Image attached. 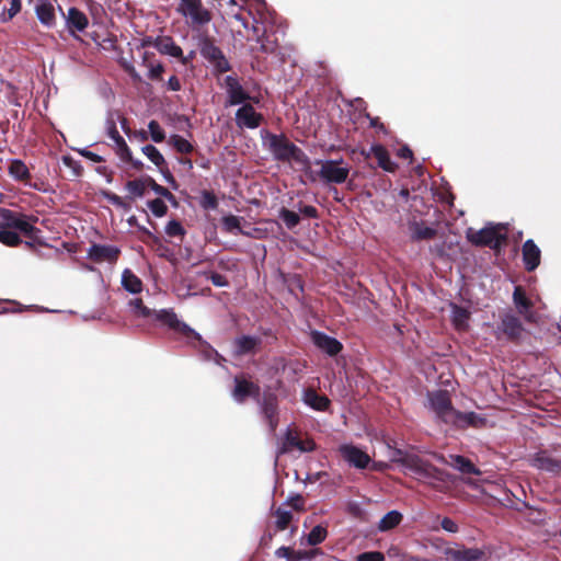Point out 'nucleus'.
Returning <instances> with one entry per match:
<instances>
[{
    "label": "nucleus",
    "mask_w": 561,
    "mask_h": 561,
    "mask_svg": "<svg viewBox=\"0 0 561 561\" xmlns=\"http://www.w3.org/2000/svg\"><path fill=\"white\" fill-rule=\"evenodd\" d=\"M176 10L190 20L193 27L207 25L213 19L211 12L203 5L202 0H181Z\"/></svg>",
    "instance_id": "obj_6"
},
{
    "label": "nucleus",
    "mask_w": 561,
    "mask_h": 561,
    "mask_svg": "<svg viewBox=\"0 0 561 561\" xmlns=\"http://www.w3.org/2000/svg\"><path fill=\"white\" fill-rule=\"evenodd\" d=\"M122 67H123L124 71L131 78L133 81H135V82L141 81L140 75L138 73V71L131 64L124 61L122 64Z\"/></svg>",
    "instance_id": "obj_57"
},
{
    "label": "nucleus",
    "mask_w": 561,
    "mask_h": 561,
    "mask_svg": "<svg viewBox=\"0 0 561 561\" xmlns=\"http://www.w3.org/2000/svg\"><path fill=\"white\" fill-rule=\"evenodd\" d=\"M59 10L66 21V26L68 32L76 36L77 32H83L89 25V19L84 12L79 10L76 7H71L68 9L67 13H65L59 7Z\"/></svg>",
    "instance_id": "obj_17"
},
{
    "label": "nucleus",
    "mask_w": 561,
    "mask_h": 561,
    "mask_svg": "<svg viewBox=\"0 0 561 561\" xmlns=\"http://www.w3.org/2000/svg\"><path fill=\"white\" fill-rule=\"evenodd\" d=\"M485 423L486 420L476 412H461L457 410L454 421L450 423V425L460 430H465L468 427L481 428L485 425Z\"/></svg>",
    "instance_id": "obj_22"
},
{
    "label": "nucleus",
    "mask_w": 561,
    "mask_h": 561,
    "mask_svg": "<svg viewBox=\"0 0 561 561\" xmlns=\"http://www.w3.org/2000/svg\"><path fill=\"white\" fill-rule=\"evenodd\" d=\"M275 515H276L275 526H276L277 530L282 531V530L287 529V527L289 526V524L293 519L291 512L279 507L276 510Z\"/></svg>",
    "instance_id": "obj_46"
},
{
    "label": "nucleus",
    "mask_w": 561,
    "mask_h": 561,
    "mask_svg": "<svg viewBox=\"0 0 561 561\" xmlns=\"http://www.w3.org/2000/svg\"><path fill=\"white\" fill-rule=\"evenodd\" d=\"M151 318L187 337H195L196 340H201V335L186 323L180 321L176 313L172 309L152 310Z\"/></svg>",
    "instance_id": "obj_9"
},
{
    "label": "nucleus",
    "mask_w": 561,
    "mask_h": 561,
    "mask_svg": "<svg viewBox=\"0 0 561 561\" xmlns=\"http://www.w3.org/2000/svg\"><path fill=\"white\" fill-rule=\"evenodd\" d=\"M466 238L476 247H489L495 251H499L507 240L506 234L501 233L500 226L484 227L480 230L469 228Z\"/></svg>",
    "instance_id": "obj_3"
},
{
    "label": "nucleus",
    "mask_w": 561,
    "mask_h": 561,
    "mask_svg": "<svg viewBox=\"0 0 561 561\" xmlns=\"http://www.w3.org/2000/svg\"><path fill=\"white\" fill-rule=\"evenodd\" d=\"M129 306L133 308V311L136 316L141 318H151L152 310L144 305L142 299L135 298L129 301Z\"/></svg>",
    "instance_id": "obj_49"
},
{
    "label": "nucleus",
    "mask_w": 561,
    "mask_h": 561,
    "mask_svg": "<svg viewBox=\"0 0 561 561\" xmlns=\"http://www.w3.org/2000/svg\"><path fill=\"white\" fill-rule=\"evenodd\" d=\"M445 463L465 474L479 476L481 473L470 459L461 455H450L449 460H446Z\"/></svg>",
    "instance_id": "obj_27"
},
{
    "label": "nucleus",
    "mask_w": 561,
    "mask_h": 561,
    "mask_svg": "<svg viewBox=\"0 0 561 561\" xmlns=\"http://www.w3.org/2000/svg\"><path fill=\"white\" fill-rule=\"evenodd\" d=\"M470 312L460 306L453 305V323L458 331H465L468 328Z\"/></svg>",
    "instance_id": "obj_35"
},
{
    "label": "nucleus",
    "mask_w": 561,
    "mask_h": 561,
    "mask_svg": "<svg viewBox=\"0 0 561 561\" xmlns=\"http://www.w3.org/2000/svg\"><path fill=\"white\" fill-rule=\"evenodd\" d=\"M299 211L308 217V218H318L319 217V213H318V209L312 206V205H302L299 207Z\"/></svg>",
    "instance_id": "obj_59"
},
{
    "label": "nucleus",
    "mask_w": 561,
    "mask_h": 561,
    "mask_svg": "<svg viewBox=\"0 0 561 561\" xmlns=\"http://www.w3.org/2000/svg\"><path fill=\"white\" fill-rule=\"evenodd\" d=\"M146 187H147L146 178L145 179H135V180L128 181L126 183V190L134 197H142L145 195Z\"/></svg>",
    "instance_id": "obj_43"
},
{
    "label": "nucleus",
    "mask_w": 561,
    "mask_h": 561,
    "mask_svg": "<svg viewBox=\"0 0 561 561\" xmlns=\"http://www.w3.org/2000/svg\"><path fill=\"white\" fill-rule=\"evenodd\" d=\"M365 158L374 156L377 160L378 167L389 173H394L398 169V164L393 162L387 148L380 144L373 145L368 152L362 151Z\"/></svg>",
    "instance_id": "obj_20"
},
{
    "label": "nucleus",
    "mask_w": 561,
    "mask_h": 561,
    "mask_svg": "<svg viewBox=\"0 0 561 561\" xmlns=\"http://www.w3.org/2000/svg\"><path fill=\"white\" fill-rule=\"evenodd\" d=\"M148 207L156 217H163L168 211V206L161 198L149 201Z\"/></svg>",
    "instance_id": "obj_53"
},
{
    "label": "nucleus",
    "mask_w": 561,
    "mask_h": 561,
    "mask_svg": "<svg viewBox=\"0 0 561 561\" xmlns=\"http://www.w3.org/2000/svg\"><path fill=\"white\" fill-rule=\"evenodd\" d=\"M263 119V115L257 113L250 103L242 104L236 112V123L240 128L255 129L262 124Z\"/></svg>",
    "instance_id": "obj_14"
},
{
    "label": "nucleus",
    "mask_w": 561,
    "mask_h": 561,
    "mask_svg": "<svg viewBox=\"0 0 561 561\" xmlns=\"http://www.w3.org/2000/svg\"><path fill=\"white\" fill-rule=\"evenodd\" d=\"M209 280L216 287H227L229 285L227 277L217 272H209Z\"/></svg>",
    "instance_id": "obj_56"
},
{
    "label": "nucleus",
    "mask_w": 561,
    "mask_h": 561,
    "mask_svg": "<svg viewBox=\"0 0 561 561\" xmlns=\"http://www.w3.org/2000/svg\"><path fill=\"white\" fill-rule=\"evenodd\" d=\"M142 153L159 169L165 165V159L153 145H146L141 148Z\"/></svg>",
    "instance_id": "obj_39"
},
{
    "label": "nucleus",
    "mask_w": 561,
    "mask_h": 561,
    "mask_svg": "<svg viewBox=\"0 0 561 561\" xmlns=\"http://www.w3.org/2000/svg\"><path fill=\"white\" fill-rule=\"evenodd\" d=\"M262 340L259 336L241 335L233 342L234 353L238 356L255 353L261 346Z\"/></svg>",
    "instance_id": "obj_25"
},
{
    "label": "nucleus",
    "mask_w": 561,
    "mask_h": 561,
    "mask_svg": "<svg viewBox=\"0 0 561 561\" xmlns=\"http://www.w3.org/2000/svg\"><path fill=\"white\" fill-rule=\"evenodd\" d=\"M169 144L176 150V152L182 154H188L194 150V146L180 135H172L169 138Z\"/></svg>",
    "instance_id": "obj_38"
},
{
    "label": "nucleus",
    "mask_w": 561,
    "mask_h": 561,
    "mask_svg": "<svg viewBox=\"0 0 561 561\" xmlns=\"http://www.w3.org/2000/svg\"><path fill=\"white\" fill-rule=\"evenodd\" d=\"M35 14L38 21L46 27L53 28L56 26L55 7L49 0H38L35 7Z\"/></svg>",
    "instance_id": "obj_24"
},
{
    "label": "nucleus",
    "mask_w": 561,
    "mask_h": 561,
    "mask_svg": "<svg viewBox=\"0 0 561 561\" xmlns=\"http://www.w3.org/2000/svg\"><path fill=\"white\" fill-rule=\"evenodd\" d=\"M265 140L275 160L282 162L295 161L304 167H309L310 160L308 156L284 134L266 133Z\"/></svg>",
    "instance_id": "obj_1"
},
{
    "label": "nucleus",
    "mask_w": 561,
    "mask_h": 561,
    "mask_svg": "<svg viewBox=\"0 0 561 561\" xmlns=\"http://www.w3.org/2000/svg\"><path fill=\"white\" fill-rule=\"evenodd\" d=\"M232 397L239 403L244 402L248 398L257 400L260 397V386L244 377L236 376Z\"/></svg>",
    "instance_id": "obj_16"
},
{
    "label": "nucleus",
    "mask_w": 561,
    "mask_h": 561,
    "mask_svg": "<svg viewBox=\"0 0 561 561\" xmlns=\"http://www.w3.org/2000/svg\"><path fill=\"white\" fill-rule=\"evenodd\" d=\"M340 453L350 465L358 469L367 468L370 462L368 454L354 445H342Z\"/></svg>",
    "instance_id": "obj_19"
},
{
    "label": "nucleus",
    "mask_w": 561,
    "mask_h": 561,
    "mask_svg": "<svg viewBox=\"0 0 561 561\" xmlns=\"http://www.w3.org/2000/svg\"><path fill=\"white\" fill-rule=\"evenodd\" d=\"M343 159L317 161V164L321 165L318 172L319 178L325 183H344L348 178L350 168L341 167Z\"/></svg>",
    "instance_id": "obj_11"
},
{
    "label": "nucleus",
    "mask_w": 561,
    "mask_h": 561,
    "mask_svg": "<svg viewBox=\"0 0 561 561\" xmlns=\"http://www.w3.org/2000/svg\"><path fill=\"white\" fill-rule=\"evenodd\" d=\"M165 233L169 237L183 238L185 236L186 231L180 221L173 219L167 224Z\"/></svg>",
    "instance_id": "obj_52"
},
{
    "label": "nucleus",
    "mask_w": 561,
    "mask_h": 561,
    "mask_svg": "<svg viewBox=\"0 0 561 561\" xmlns=\"http://www.w3.org/2000/svg\"><path fill=\"white\" fill-rule=\"evenodd\" d=\"M524 333L525 328L517 316L512 312H506L501 317V321L496 327L497 339H500L502 334L507 341L518 343Z\"/></svg>",
    "instance_id": "obj_10"
},
{
    "label": "nucleus",
    "mask_w": 561,
    "mask_h": 561,
    "mask_svg": "<svg viewBox=\"0 0 561 561\" xmlns=\"http://www.w3.org/2000/svg\"><path fill=\"white\" fill-rule=\"evenodd\" d=\"M289 505L296 511L304 510V497L300 494H296L295 496H290L288 500Z\"/></svg>",
    "instance_id": "obj_62"
},
{
    "label": "nucleus",
    "mask_w": 561,
    "mask_h": 561,
    "mask_svg": "<svg viewBox=\"0 0 561 561\" xmlns=\"http://www.w3.org/2000/svg\"><path fill=\"white\" fill-rule=\"evenodd\" d=\"M113 140L115 142V152L121 158V160H131V151L125 139L119 136Z\"/></svg>",
    "instance_id": "obj_48"
},
{
    "label": "nucleus",
    "mask_w": 561,
    "mask_h": 561,
    "mask_svg": "<svg viewBox=\"0 0 561 561\" xmlns=\"http://www.w3.org/2000/svg\"><path fill=\"white\" fill-rule=\"evenodd\" d=\"M412 241L432 240L437 236V230L427 227L423 221H413L409 225Z\"/></svg>",
    "instance_id": "obj_31"
},
{
    "label": "nucleus",
    "mask_w": 561,
    "mask_h": 561,
    "mask_svg": "<svg viewBox=\"0 0 561 561\" xmlns=\"http://www.w3.org/2000/svg\"><path fill=\"white\" fill-rule=\"evenodd\" d=\"M122 286L130 294H139L142 291L141 279L129 268L123 271Z\"/></svg>",
    "instance_id": "obj_32"
},
{
    "label": "nucleus",
    "mask_w": 561,
    "mask_h": 561,
    "mask_svg": "<svg viewBox=\"0 0 561 561\" xmlns=\"http://www.w3.org/2000/svg\"><path fill=\"white\" fill-rule=\"evenodd\" d=\"M141 66L148 69L147 77L151 81H162L164 66L157 60L153 51L145 50L141 55Z\"/></svg>",
    "instance_id": "obj_23"
},
{
    "label": "nucleus",
    "mask_w": 561,
    "mask_h": 561,
    "mask_svg": "<svg viewBox=\"0 0 561 561\" xmlns=\"http://www.w3.org/2000/svg\"><path fill=\"white\" fill-rule=\"evenodd\" d=\"M106 129H107V135L111 139H115L121 136L117 130L116 123L113 118H108L106 121Z\"/></svg>",
    "instance_id": "obj_63"
},
{
    "label": "nucleus",
    "mask_w": 561,
    "mask_h": 561,
    "mask_svg": "<svg viewBox=\"0 0 561 561\" xmlns=\"http://www.w3.org/2000/svg\"><path fill=\"white\" fill-rule=\"evenodd\" d=\"M513 300L520 313L526 312L533 307V302L527 298L522 286H516L513 293Z\"/></svg>",
    "instance_id": "obj_37"
},
{
    "label": "nucleus",
    "mask_w": 561,
    "mask_h": 561,
    "mask_svg": "<svg viewBox=\"0 0 561 561\" xmlns=\"http://www.w3.org/2000/svg\"><path fill=\"white\" fill-rule=\"evenodd\" d=\"M260 43V49L264 54H275L279 47L278 39L274 32H264L262 36L257 38Z\"/></svg>",
    "instance_id": "obj_34"
},
{
    "label": "nucleus",
    "mask_w": 561,
    "mask_h": 561,
    "mask_svg": "<svg viewBox=\"0 0 561 561\" xmlns=\"http://www.w3.org/2000/svg\"><path fill=\"white\" fill-rule=\"evenodd\" d=\"M279 218L284 221L288 229H294L300 222V217L297 213L282 207L279 210Z\"/></svg>",
    "instance_id": "obj_45"
},
{
    "label": "nucleus",
    "mask_w": 561,
    "mask_h": 561,
    "mask_svg": "<svg viewBox=\"0 0 561 561\" xmlns=\"http://www.w3.org/2000/svg\"><path fill=\"white\" fill-rule=\"evenodd\" d=\"M148 129L150 133V137L154 142L159 144L165 139V133L157 121H150L148 124Z\"/></svg>",
    "instance_id": "obj_50"
},
{
    "label": "nucleus",
    "mask_w": 561,
    "mask_h": 561,
    "mask_svg": "<svg viewBox=\"0 0 561 561\" xmlns=\"http://www.w3.org/2000/svg\"><path fill=\"white\" fill-rule=\"evenodd\" d=\"M224 87L227 92L226 105H240L250 100L257 102L256 98H252L249 92L243 89L237 76H227L224 79Z\"/></svg>",
    "instance_id": "obj_13"
},
{
    "label": "nucleus",
    "mask_w": 561,
    "mask_h": 561,
    "mask_svg": "<svg viewBox=\"0 0 561 561\" xmlns=\"http://www.w3.org/2000/svg\"><path fill=\"white\" fill-rule=\"evenodd\" d=\"M270 431L274 433L279 423V402L275 392L266 390L256 400Z\"/></svg>",
    "instance_id": "obj_8"
},
{
    "label": "nucleus",
    "mask_w": 561,
    "mask_h": 561,
    "mask_svg": "<svg viewBox=\"0 0 561 561\" xmlns=\"http://www.w3.org/2000/svg\"><path fill=\"white\" fill-rule=\"evenodd\" d=\"M198 47L202 57L213 66L214 73L216 76L231 70L229 60L226 58L221 48L215 44V39L213 37H202Z\"/></svg>",
    "instance_id": "obj_4"
},
{
    "label": "nucleus",
    "mask_w": 561,
    "mask_h": 561,
    "mask_svg": "<svg viewBox=\"0 0 561 561\" xmlns=\"http://www.w3.org/2000/svg\"><path fill=\"white\" fill-rule=\"evenodd\" d=\"M294 553H295V550H293L291 548L289 547H280L278 548L276 551H275V556L277 558H286L287 560L289 561H293L294 559Z\"/></svg>",
    "instance_id": "obj_60"
},
{
    "label": "nucleus",
    "mask_w": 561,
    "mask_h": 561,
    "mask_svg": "<svg viewBox=\"0 0 561 561\" xmlns=\"http://www.w3.org/2000/svg\"><path fill=\"white\" fill-rule=\"evenodd\" d=\"M157 49L162 55L181 58L183 65H186L188 61L187 58L183 57L182 48L175 44L171 36H158Z\"/></svg>",
    "instance_id": "obj_26"
},
{
    "label": "nucleus",
    "mask_w": 561,
    "mask_h": 561,
    "mask_svg": "<svg viewBox=\"0 0 561 561\" xmlns=\"http://www.w3.org/2000/svg\"><path fill=\"white\" fill-rule=\"evenodd\" d=\"M293 449H298L300 453H311L317 449L316 442L310 438H300L296 431L287 428L282 445L278 448V455L290 453Z\"/></svg>",
    "instance_id": "obj_12"
},
{
    "label": "nucleus",
    "mask_w": 561,
    "mask_h": 561,
    "mask_svg": "<svg viewBox=\"0 0 561 561\" xmlns=\"http://www.w3.org/2000/svg\"><path fill=\"white\" fill-rule=\"evenodd\" d=\"M0 228L21 232L28 239L36 240L38 228L26 220V216L8 208H0Z\"/></svg>",
    "instance_id": "obj_5"
},
{
    "label": "nucleus",
    "mask_w": 561,
    "mask_h": 561,
    "mask_svg": "<svg viewBox=\"0 0 561 561\" xmlns=\"http://www.w3.org/2000/svg\"><path fill=\"white\" fill-rule=\"evenodd\" d=\"M559 463L560 460L552 458L546 450L538 451L533 459L534 467L552 473L559 472Z\"/></svg>",
    "instance_id": "obj_29"
},
{
    "label": "nucleus",
    "mask_w": 561,
    "mask_h": 561,
    "mask_svg": "<svg viewBox=\"0 0 561 561\" xmlns=\"http://www.w3.org/2000/svg\"><path fill=\"white\" fill-rule=\"evenodd\" d=\"M304 401L317 411H327L331 404L327 396L319 394L314 389H307L305 391Z\"/></svg>",
    "instance_id": "obj_30"
},
{
    "label": "nucleus",
    "mask_w": 561,
    "mask_h": 561,
    "mask_svg": "<svg viewBox=\"0 0 561 561\" xmlns=\"http://www.w3.org/2000/svg\"><path fill=\"white\" fill-rule=\"evenodd\" d=\"M122 67H123L124 71L131 78L133 81H135V82L141 81L140 75L138 73V71L131 64L124 61L122 64Z\"/></svg>",
    "instance_id": "obj_58"
},
{
    "label": "nucleus",
    "mask_w": 561,
    "mask_h": 561,
    "mask_svg": "<svg viewBox=\"0 0 561 561\" xmlns=\"http://www.w3.org/2000/svg\"><path fill=\"white\" fill-rule=\"evenodd\" d=\"M310 337L314 346L329 356H336L343 350V344L337 339L324 332L313 330Z\"/></svg>",
    "instance_id": "obj_15"
},
{
    "label": "nucleus",
    "mask_w": 561,
    "mask_h": 561,
    "mask_svg": "<svg viewBox=\"0 0 561 561\" xmlns=\"http://www.w3.org/2000/svg\"><path fill=\"white\" fill-rule=\"evenodd\" d=\"M62 163L72 169L76 175H80L82 172V165L79 161L75 160L71 156H64Z\"/></svg>",
    "instance_id": "obj_55"
},
{
    "label": "nucleus",
    "mask_w": 561,
    "mask_h": 561,
    "mask_svg": "<svg viewBox=\"0 0 561 561\" xmlns=\"http://www.w3.org/2000/svg\"><path fill=\"white\" fill-rule=\"evenodd\" d=\"M399 462L405 469L410 470L412 473L419 476L420 478L437 481L440 483L450 481L451 476L447 471L433 466L416 455H405L399 460Z\"/></svg>",
    "instance_id": "obj_2"
},
{
    "label": "nucleus",
    "mask_w": 561,
    "mask_h": 561,
    "mask_svg": "<svg viewBox=\"0 0 561 561\" xmlns=\"http://www.w3.org/2000/svg\"><path fill=\"white\" fill-rule=\"evenodd\" d=\"M201 206L206 210L218 208V198L211 191H203L201 195Z\"/></svg>",
    "instance_id": "obj_47"
},
{
    "label": "nucleus",
    "mask_w": 561,
    "mask_h": 561,
    "mask_svg": "<svg viewBox=\"0 0 561 561\" xmlns=\"http://www.w3.org/2000/svg\"><path fill=\"white\" fill-rule=\"evenodd\" d=\"M8 172L14 181L23 184H30L31 172L24 161L20 159L11 160L8 167Z\"/></svg>",
    "instance_id": "obj_28"
},
{
    "label": "nucleus",
    "mask_w": 561,
    "mask_h": 561,
    "mask_svg": "<svg viewBox=\"0 0 561 561\" xmlns=\"http://www.w3.org/2000/svg\"><path fill=\"white\" fill-rule=\"evenodd\" d=\"M222 229L228 233H233L238 230L239 233H244L241 229V218L234 215L224 216L221 219Z\"/></svg>",
    "instance_id": "obj_42"
},
{
    "label": "nucleus",
    "mask_w": 561,
    "mask_h": 561,
    "mask_svg": "<svg viewBox=\"0 0 561 561\" xmlns=\"http://www.w3.org/2000/svg\"><path fill=\"white\" fill-rule=\"evenodd\" d=\"M327 536H328L327 528L321 525H317L310 530L307 540L310 546H317V545L323 542L325 540Z\"/></svg>",
    "instance_id": "obj_44"
},
{
    "label": "nucleus",
    "mask_w": 561,
    "mask_h": 561,
    "mask_svg": "<svg viewBox=\"0 0 561 561\" xmlns=\"http://www.w3.org/2000/svg\"><path fill=\"white\" fill-rule=\"evenodd\" d=\"M440 526L444 530L448 533H457L458 531V525L449 517H444L442 519Z\"/></svg>",
    "instance_id": "obj_61"
},
{
    "label": "nucleus",
    "mask_w": 561,
    "mask_h": 561,
    "mask_svg": "<svg viewBox=\"0 0 561 561\" xmlns=\"http://www.w3.org/2000/svg\"><path fill=\"white\" fill-rule=\"evenodd\" d=\"M121 254V250L114 245L92 244L88 251V257L95 263H115Z\"/></svg>",
    "instance_id": "obj_18"
},
{
    "label": "nucleus",
    "mask_w": 561,
    "mask_h": 561,
    "mask_svg": "<svg viewBox=\"0 0 561 561\" xmlns=\"http://www.w3.org/2000/svg\"><path fill=\"white\" fill-rule=\"evenodd\" d=\"M431 408L436 416L445 424L454 421L457 410L453 407L450 394L447 390H437L428 393Z\"/></svg>",
    "instance_id": "obj_7"
},
{
    "label": "nucleus",
    "mask_w": 561,
    "mask_h": 561,
    "mask_svg": "<svg viewBox=\"0 0 561 561\" xmlns=\"http://www.w3.org/2000/svg\"><path fill=\"white\" fill-rule=\"evenodd\" d=\"M449 557L455 561H478L483 557V551L478 548L451 549Z\"/></svg>",
    "instance_id": "obj_33"
},
{
    "label": "nucleus",
    "mask_w": 561,
    "mask_h": 561,
    "mask_svg": "<svg viewBox=\"0 0 561 561\" xmlns=\"http://www.w3.org/2000/svg\"><path fill=\"white\" fill-rule=\"evenodd\" d=\"M356 561H385V556L380 551H367L358 554Z\"/></svg>",
    "instance_id": "obj_54"
},
{
    "label": "nucleus",
    "mask_w": 561,
    "mask_h": 561,
    "mask_svg": "<svg viewBox=\"0 0 561 561\" xmlns=\"http://www.w3.org/2000/svg\"><path fill=\"white\" fill-rule=\"evenodd\" d=\"M402 520V514L398 511L388 512L379 522L378 529L380 531H388L397 527Z\"/></svg>",
    "instance_id": "obj_36"
},
{
    "label": "nucleus",
    "mask_w": 561,
    "mask_h": 561,
    "mask_svg": "<svg viewBox=\"0 0 561 561\" xmlns=\"http://www.w3.org/2000/svg\"><path fill=\"white\" fill-rule=\"evenodd\" d=\"M22 1L21 0H11L10 8L7 12H3L0 15V21L5 23L11 21L18 13L21 12Z\"/></svg>",
    "instance_id": "obj_51"
},
{
    "label": "nucleus",
    "mask_w": 561,
    "mask_h": 561,
    "mask_svg": "<svg viewBox=\"0 0 561 561\" xmlns=\"http://www.w3.org/2000/svg\"><path fill=\"white\" fill-rule=\"evenodd\" d=\"M168 90L170 91H180L182 85L180 79L176 76H171L167 82Z\"/></svg>",
    "instance_id": "obj_64"
},
{
    "label": "nucleus",
    "mask_w": 561,
    "mask_h": 561,
    "mask_svg": "<svg viewBox=\"0 0 561 561\" xmlns=\"http://www.w3.org/2000/svg\"><path fill=\"white\" fill-rule=\"evenodd\" d=\"M147 187H150L156 194L167 201L176 204L175 196L164 186L158 184L151 176H146Z\"/></svg>",
    "instance_id": "obj_40"
},
{
    "label": "nucleus",
    "mask_w": 561,
    "mask_h": 561,
    "mask_svg": "<svg viewBox=\"0 0 561 561\" xmlns=\"http://www.w3.org/2000/svg\"><path fill=\"white\" fill-rule=\"evenodd\" d=\"M523 262L525 265V270L527 272L535 271L539 264L541 259V251L534 242V240L528 239L524 242L522 248Z\"/></svg>",
    "instance_id": "obj_21"
},
{
    "label": "nucleus",
    "mask_w": 561,
    "mask_h": 561,
    "mask_svg": "<svg viewBox=\"0 0 561 561\" xmlns=\"http://www.w3.org/2000/svg\"><path fill=\"white\" fill-rule=\"evenodd\" d=\"M0 242L7 247H18L22 243V239L16 231L0 228Z\"/></svg>",
    "instance_id": "obj_41"
}]
</instances>
